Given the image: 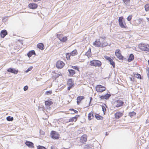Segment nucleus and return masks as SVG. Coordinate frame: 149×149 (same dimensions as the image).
Returning a JSON list of instances; mask_svg holds the SVG:
<instances>
[{
	"label": "nucleus",
	"mask_w": 149,
	"mask_h": 149,
	"mask_svg": "<svg viewBox=\"0 0 149 149\" xmlns=\"http://www.w3.org/2000/svg\"><path fill=\"white\" fill-rule=\"evenodd\" d=\"M138 47L142 51L149 52V45L141 43L139 44Z\"/></svg>",
	"instance_id": "1"
},
{
	"label": "nucleus",
	"mask_w": 149,
	"mask_h": 149,
	"mask_svg": "<svg viewBox=\"0 0 149 149\" xmlns=\"http://www.w3.org/2000/svg\"><path fill=\"white\" fill-rule=\"evenodd\" d=\"M118 22L119 25L121 28L126 29L127 26L125 21L124 19L123 16L119 18Z\"/></svg>",
	"instance_id": "2"
},
{
	"label": "nucleus",
	"mask_w": 149,
	"mask_h": 149,
	"mask_svg": "<svg viewBox=\"0 0 149 149\" xmlns=\"http://www.w3.org/2000/svg\"><path fill=\"white\" fill-rule=\"evenodd\" d=\"M102 65L101 62L98 60L94 59L91 61L90 62V65L91 66L100 67Z\"/></svg>",
	"instance_id": "3"
},
{
	"label": "nucleus",
	"mask_w": 149,
	"mask_h": 149,
	"mask_svg": "<svg viewBox=\"0 0 149 149\" xmlns=\"http://www.w3.org/2000/svg\"><path fill=\"white\" fill-rule=\"evenodd\" d=\"M115 55L120 60L123 61L124 60V56L122 55L120 49H118L116 50Z\"/></svg>",
	"instance_id": "4"
},
{
	"label": "nucleus",
	"mask_w": 149,
	"mask_h": 149,
	"mask_svg": "<svg viewBox=\"0 0 149 149\" xmlns=\"http://www.w3.org/2000/svg\"><path fill=\"white\" fill-rule=\"evenodd\" d=\"M114 105L116 108H119L122 107L124 104V102L122 100L120 99L116 100L113 103Z\"/></svg>",
	"instance_id": "5"
},
{
	"label": "nucleus",
	"mask_w": 149,
	"mask_h": 149,
	"mask_svg": "<svg viewBox=\"0 0 149 149\" xmlns=\"http://www.w3.org/2000/svg\"><path fill=\"white\" fill-rule=\"evenodd\" d=\"M50 136L54 139H58L59 138V134L55 131H52L51 132Z\"/></svg>",
	"instance_id": "6"
},
{
	"label": "nucleus",
	"mask_w": 149,
	"mask_h": 149,
	"mask_svg": "<svg viewBox=\"0 0 149 149\" xmlns=\"http://www.w3.org/2000/svg\"><path fill=\"white\" fill-rule=\"evenodd\" d=\"M95 89L97 92L102 93L105 91L106 89V88L104 86L101 85H98L96 86Z\"/></svg>",
	"instance_id": "7"
},
{
	"label": "nucleus",
	"mask_w": 149,
	"mask_h": 149,
	"mask_svg": "<svg viewBox=\"0 0 149 149\" xmlns=\"http://www.w3.org/2000/svg\"><path fill=\"white\" fill-rule=\"evenodd\" d=\"M93 45L98 47H104L107 45L106 43L104 42L101 44L100 41H95L93 43Z\"/></svg>",
	"instance_id": "8"
},
{
	"label": "nucleus",
	"mask_w": 149,
	"mask_h": 149,
	"mask_svg": "<svg viewBox=\"0 0 149 149\" xmlns=\"http://www.w3.org/2000/svg\"><path fill=\"white\" fill-rule=\"evenodd\" d=\"M124 112L117 111L114 114V118L116 119H118L123 115Z\"/></svg>",
	"instance_id": "9"
},
{
	"label": "nucleus",
	"mask_w": 149,
	"mask_h": 149,
	"mask_svg": "<svg viewBox=\"0 0 149 149\" xmlns=\"http://www.w3.org/2000/svg\"><path fill=\"white\" fill-rule=\"evenodd\" d=\"M68 86V90H70V89L74 87V84L73 83V80L72 79H70L68 80L67 83Z\"/></svg>",
	"instance_id": "10"
},
{
	"label": "nucleus",
	"mask_w": 149,
	"mask_h": 149,
	"mask_svg": "<svg viewBox=\"0 0 149 149\" xmlns=\"http://www.w3.org/2000/svg\"><path fill=\"white\" fill-rule=\"evenodd\" d=\"M65 65V63L63 62L60 60L58 61L56 64V67L58 69L62 68Z\"/></svg>",
	"instance_id": "11"
},
{
	"label": "nucleus",
	"mask_w": 149,
	"mask_h": 149,
	"mask_svg": "<svg viewBox=\"0 0 149 149\" xmlns=\"http://www.w3.org/2000/svg\"><path fill=\"white\" fill-rule=\"evenodd\" d=\"M104 57L106 59L109 61L110 64L112 65L113 68L115 67V63L110 57L106 56H104Z\"/></svg>",
	"instance_id": "12"
},
{
	"label": "nucleus",
	"mask_w": 149,
	"mask_h": 149,
	"mask_svg": "<svg viewBox=\"0 0 149 149\" xmlns=\"http://www.w3.org/2000/svg\"><path fill=\"white\" fill-rule=\"evenodd\" d=\"M79 116L78 115H76L70 118L68 121V122H75L78 119V118Z\"/></svg>",
	"instance_id": "13"
},
{
	"label": "nucleus",
	"mask_w": 149,
	"mask_h": 149,
	"mask_svg": "<svg viewBox=\"0 0 149 149\" xmlns=\"http://www.w3.org/2000/svg\"><path fill=\"white\" fill-rule=\"evenodd\" d=\"M87 141V136L86 134L83 135L81 137L80 139V142L83 143L86 142Z\"/></svg>",
	"instance_id": "14"
},
{
	"label": "nucleus",
	"mask_w": 149,
	"mask_h": 149,
	"mask_svg": "<svg viewBox=\"0 0 149 149\" xmlns=\"http://www.w3.org/2000/svg\"><path fill=\"white\" fill-rule=\"evenodd\" d=\"M28 6L30 9H35L37 8L38 5L36 3H32L29 4Z\"/></svg>",
	"instance_id": "15"
},
{
	"label": "nucleus",
	"mask_w": 149,
	"mask_h": 149,
	"mask_svg": "<svg viewBox=\"0 0 149 149\" xmlns=\"http://www.w3.org/2000/svg\"><path fill=\"white\" fill-rule=\"evenodd\" d=\"M7 72L13 73L14 74H16L17 73L18 71L17 70H15L14 68H9L7 70Z\"/></svg>",
	"instance_id": "16"
},
{
	"label": "nucleus",
	"mask_w": 149,
	"mask_h": 149,
	"mask_svg": "<svg viewBox=\"0 0 149 149\" xmlns=\"http://www.w3.org/2000/svg\"><path fill=\"white\" fill-rule=\"evenodd\" d=\"M84 99L83 96H78L77 98V102L78 105H79L82 100Z\"/></svg>",
	"instance_id": "17"
},
{
	"label": "nucleus",
	"mask_w": 149,
	"mask_h": 149,
	"mask_svg": "<svg viewBox=\"0 0 149 149\" xmlns=\"http://www.w3.org/2000/svg\"><path fill=\"white\" fill-rule=\"evenodd\" d=\"M7 34L8 33L6 30H3L1 31L0 34L1 37L2 38H4Z\"/></svg>",
	"instance_id": "18"
},
{
	"label": "nucleus",
	"mask_w": 149,
	"mask_h": 149,
	"mask_svg": "<svg viewBox=\"0 0 149 149\" xmlns=\"http://www.w3.org/2000/svg\"><path fill=\"white\" fill-rule=\"evenodd\" d=\"M25 144L29 148L34 147V144L32 142L26 141L25 142Z\"/></svg>",
	"instance_id": "19"
},
{
	"label": "nucleus",
	"mask_w": 149,
	"mask_h": 149,
	"mask_svg": "<svg viewBox=\"0 0 149 149\" xmlns=\"http://www.w3.org/2000/svg\"><path fill=\"white\" fill-rule=\"evenodd\" d=\"M85 55L87 56L88 58L91 57L92 53L91 52V48H89L88 50L85 53Z\"/></svg>",
	"instance_id": "20"
},
{
	"label": "nucleus",
	"mask_w": 149,
	"mask_h": 149,
	"mask_svg": "<svg viewBox=\"0 0 149 149\" xmlns=\"http://www.w3.org/2000/svg\"><path fill=\"white\" fill-rule=\"evenodd\" d=\"M45 105L46 106H50L53 104V102L49 100H47L45 101Z\"/></svg>",
	"instance_id": "21"
},
{
	"label": "nucleus",
	"mask_w": 149,
	"mask_h": 149,
	"mask_svg": "<svg viewBox=\"0 0 149 149\" xmlns=\"http://www.w3.org/2000/svg\"><path fill=\"white\" fill-rule=\"evenodd\" d=\"M111 96L110 94L108 93L104 95H102L100 97V98L102 99H108Z\"/></svg>",
	"instance_id": "22"
},
{
	"label": "nucleus",
	"mask_w": 149,
	"mask_h": 149,
	"mask_svg": "<svg viewBox=\"0 0 149 149\" xmlns=\"http://www.w3.org/2000/svg\"><path fill=\"white\" fill-rule=\"evenodd\" d=\"M94 116L93 115V112L92 111H91L89 113L88 116V119L89 120H90L93 118Z\"/></svg>",
	"instance_id": "23"
},
{
	"label": "nucleus",
	"mask_w": 149,
	"mask_h": 149,
	"mask_svg": "<svg viewBox=\"0 0 149 149\" xmlns=\"http://www.w3.org/2000/svg\"><path fill=\"white\" fill-rule=\"evenodd\" d=\"M37 47L39 49L43 50L44 49V45L43 43H40L38 44L37 45Z\"/></svg>",
	"instance_id": "24"
},
{
	"label": "nucleus",
	"mask_w": 149,
	"mask_h": 149,
	"mask_svg": "<svg viewBox=\"0 0 149 149\" xmlns=\"http://www.w3.org/2000/svg\"><path fill=\"white\" fill-rule=\"evenodd\" d=\"M27 56L29 58L31 57L33 55H36V53L34 50H33L29 51L27 53Z\"/></svg>",
	"instance_id": "25"
},
{
	"label": "nucleus",
	"mask_w": 149,
	"mask_h": 149,
	"mask_svg": "<svg viewBox=\"0 0 149 149\" xmlns=\"http://www.w3.org/2000/svg\"><path fill=\"white\" fill-rule=\"evenodd\" d=\"M68 71L71 77L73 76L75 73V71L72 69H69L68 70Z\"/></svg>",
	"instance_id": "26"
},
{
	"label": "nucleus",
	"mask_w": 149,
	"mask_h": 149,
	"mask_svg": "<svg viewBox=\"0 0 149 149\" xmlns=\"http://www.w3.org/2000/svg\"><path fill=\"white\" fill-rule=\"evenodd\" d=\"M134 55L131 54H130L129 58L128 59V61L129 62L132 61L134 59Z\"/></svg>",
	"instance_id": "27"
},
{
	"label": "nucleus",
	"mask_w": 149,
	"mask_h": 149,
	"mask_svg": "<svg viewBox=\"0 0 149 149\" xmlns=\"http://www.w3.org/2000/svg\"><path fill=\"white\" fill-rule=\"evenodd\" d=\"M72 56H74L77 55L78 54L77 51L76 49H75L70 52Z\"/></svg>",
	"instance_id": "28"
},
{
	"label": "nucleus",
	"mask_w": 149,
	"mask_h": 149,
	"mask_svg": "<svg viewBox=\"0 0 149 149\" xmlns=\"http://www.w3.org/2000/svg\"><path fill=\"white\" fill-rule=\"evenodd\" d=\"M96 118L98 120H102L103 117L101 116L99 114H96L95 115Z\"/></svg>",
	"instance_id": "29"
},
{
	"label": "nucleus",
	"mask_w": 149,
	"mask_h": 149,
	"mask_svg": "<svg viewBox=\"0 0 149 149\" xmlns=\"http://www.w3.org/2000/svg\"><path fill=\"white\" fill-rule=\"evenodd\" d=\"M102 111L104 112V114H105V112L106 111V108L107 107V106L106 105L104 104L103 105H102Z\"/></svg>",
	"instance_id": "30"
},
{
	"label": "nucleus",
	"mask_w": 149,
	"mask_h": 149,
	"mask_svg": "<svg viewBox=\"0 0 149 149\" xmlns=\"http://www.w3.org/2000/svg\"><path fill=\"white\" fill-rule=\"evenodd\" d=\"M67 38L66 36H63L60 41L62 42H65L67 41Z\"/></svg>",
	"instance_id": "31"
},
{
	"label": "nucleus",
	"mask_w": 149,
	"mask_h": 149,
	"mask_svg": "<svg viewBox=\"0 0 149 149\" xmlns=\"http://www.w3.org/2000/svg\"><path fill=\"white\" fill-rule=\"evenodd\" d=\"M134 76L136 78L139 79H141V75L140 74H139L138 73L137 74H134Z\"/></svg>",
	"instance_id": "32"
},
{
	"label": "nucleus",
	"mask_w": 149,
	"mask_h": 149,
	"mask_svg": "<svg viewBox=\"0 0 149 149\" xmlns=\"http://www.w3.org/2000/svg\"><path fill=\"white\" fill-rule=\"evenodd\" d=\"M71 56L70 53H66V57L68 60L70 59V57Z\"/></svg>",
	"instance_id": "33"
},
{
	"label": "nucleus",
	"mask_w": 149,
	"mask_h": 149,
	"mask_svg": "<svg viewBox=\"0 0 149 149\" xmlns=\"http://www.w3.org/2000/svg\"><path fill=\"white\" fill-rule=\"evenodd\" d=\"M136 115V113L134 111L131 112L129 113V115L131 117H132V116H134Z\"/></svg>",
	"instance_id": "34"
},
{
	"label": "nucleus",
	"mask_w": 149,
	"mask_h": 149,
	"mask_svg": "<svg viewBox=\"0 0 149 149\" xmlns=\"http://www.w3.org/2000/svg\"><path fill=\"white\" fill-rule=\"evenodd\" d=\"M63 35L62 34H57V37L58 38V39H59L60 40H61L62 39V38L63 37Z\"/></svg>",
	"instance_id": "35"
},
{
	"label": "nucleus",
	"mask_w": 149,
	"mask_h": 149,
	"mask_svg": "<svg viewBox=\"0 0 149 149\" xmlns=\"http://www.w3.org/2000/svg\"><path fill=\"white\" fill-rule=\"evenodd\" d=\"M145 10L146 11H148L149 10V4H146L144 6Z\"/></svg>",
	"instance_id": "36"
},
{
	"label": "nucleus",
	"mask_w": 149,
	"mask_h": 149,
	"mask_svg": "<svg viewBox=\"0 0 149 149\" xmlns=\"http://www.w3.org/2000/svg\"><path fill=\"white\" fill-rule=\"evenodd\" d=\"M6 119L8 121H12L13 120V117L9 116L7 117Z\"/></svg>",
	"instance_id": "37"
},
{
	"label": "nucleus",
	"mask_w": 149,
	"mask_h": 149,
	"mask_svg": "<svg viewBox=\"0 0 149 149\" xmlns=\"http://www.w3.org/2000/svg\"><path fill=\"white\" fill-rule=\"evenodd\" d=\"M52 91H47L45 93V94L46 95H51L52 94Z\"/></svg>",
	"instance_id": "38"
},
{
	"label": "nucleus",
	"mask_w": 149,
	"mask_h": 149,
	"mask_svg": "<svg viewBox=\"0 0 149 149\" xmlns=\"http://www.w3.org/2000/svg\"><path fill=\"white\" fill-rule=\"evenodd\" d=\"M123 1L126 4L129 3L130 1V0H123Z\"/></svg>",
	"instance_id": "39"
},
{
	"label": "nucleus",
	"mask_w": 149,
	"mask_h": 149,
	"mask_svg": "<svg viewBox=\"0 0 149 149\" xmlns=\"http://www.w3.org/2000/svg\"><path fill=\"white\" fill-rule=\"evenodd\" d=\"M138 22V25L139 24H141L142 22L143 19L141 18H139L137 20Z\"/></svg>",
	"instance_id": "40"
},
{
	"label": "nucleus",
	"mask_w": 149,
	"mask_h": 149,
	"mask_svg": "<svg viewBox=\"0 0 149 149\" xmlns=\"http://www.w3.org/2000/svg\"><path fill=\"white\" fill-rule=\"evenodd\" d=\"M37 149H46V148L43 146H38L37 147Z\"/></svg>",
	"instance_id": "41"
},
{
	"label": "nucleus",
	"mask_w": 149,
	"mask_h": 149,
	"mask_svg": "<svg viewBox=\"0 0 149 149\" xmlns=\"http://www.w3.org/2000/svg\"><path fill=\"white\" fill-rule=\"evenodd\" d=\"M72 68L73 69L77 70L78 71H79V68L76 66H72Z\"/></svg>",
	"instance_id": "42"
},
{
	"label": "nucleus",
	"mask_w": 149,
	"mask_h": 149,
	"mask_svg": "<svg viewBox=\"0 0 149 149\" xmlns=\"http://www.w3.org/2000/svg\"><path fill=\"white\" fill-rule=\"evenodd\" d=\"M132 15H129L127 18V19L128 21H130L132 19Z\"/></svg>",
	"instance_id": "43"
},
{
	"label": "nucleus",
	"mask_w": 149,
	"mask_h": 149,
	"mask_svg": "<svg viewBox=\"0 0 149 149\" xmlns=\"http://www.w3.org/2000/svg\"><path fill=\"white\" fill-rule=\"evenodd\" d=\"M69 110L70 111H74V113H78V111L72 109H69Z\"/></svg>",
	"instance_id": "44"
},
{
	"label": "nucleus",
	"mask_w": 149,
	"mask_h": 149,
	"mask_svg": "<svg viewBox=\"0 0 149 149\" xmlns=\"http://www.w3.org/2000/svg\"><path fill=\"white\" fill-rule=\"evenodd\" d=\"M146 73L147 77L149 79V68H148L146 70Z\"/></svg>",
	"instance_id": "45"
},
{
	"label": "nucleus",
	"mask_w": 149,
	"mask_h": 149,
	"mask_svg": "<svg viewBox=\"0 0 149 149\" xmlns=\"http://www.w3.org/2000/svg\"><path fill=\"white\" fill-rule=\"evenodd\" d=\"M28 88V87L27 86H25L24 88V91H27Z\"/></svg>",
	"instance_id": "46"
},
{
	"label": "nucleus",
	"mask_w": 149,
	"mask_h": 149,
	"mask_svg": "<svg viewBox=\"0 0 149 149\" xmlns=\"http://www.w3.org/2000/svg\"><path fill=\"white\" fill-rule=\"evenodd\" d=\"M130 80H131V81H134V78H131V77H130Z\"/></svg>",
	"instance_id": "47"
},
{
	"label": "nucleus",
	"mask_w": 149,
	"mask_h": 149,
	"mask_svg": "<svg viewBox=\"0 0 149 149\" xmlns=\"http://www.w3.org/2000/svg\"><path fill=\"white\" fill-rule=\"evenodd\" d=\"M41 0H33V1L34 2H38Z\"/></svg>",
	"instance_id": "48"
},
{
	"label": "nucleus",
	"mask_w": 149,
	"mask_h": 149,
	"mask_svg": "<svg viewBox=\"0 0 149 149\" xmlns=\"http://www.w3.org/2000/svg\"><path fill=\"white\" fill-rule=\"evenodd\" d=\"M50 149H56L53 146H51V147Z\"/></svg>",
	"instance_id": "49"
},
{
	"label": "nucleus",
	"mask_w": 149,
	"mask_h": 149,
	"mask_svg": "<svg viewBox=\"0 0 149 149\" xmlns=\"http://www.w3.org/2000/svg\"><path fill=\"white\" fill-rule=\"evenodd\" d=\"M92 97H90V103H91V100H92Z\"/></svg>",
	"instance_id": "50"
},
{
	"label": "nucleus",
	"mask_w": 149,
	"mask_h": 149,
	"mask_svg": "<svg viewBox=\"0 0 149 149\" xmlns=\"http://www.w3.org/2000/svg\"><path fill=\"white\" fill-rule=\"evenodd\" d=\"M146 19L148 20V21L149 22V18L147 17L146 18Z\"/></svg>",
	"instance_id": "51"
},
{
	"label": "nucleus",
	"mask_w": 149,
	"mask_h": 149,
	"mask_svg": "<svg viewBox=\"0 0 149 149\" xmlns=\"http://www.w3.org/2000/svg\"><path fill=\"white\" fill-rule=\"evenodd\" d=\"M28 71H29L30 70V69H29V68L27 70Z\"/></svg>",
	"instance_id": "52"
}]
</instances>
